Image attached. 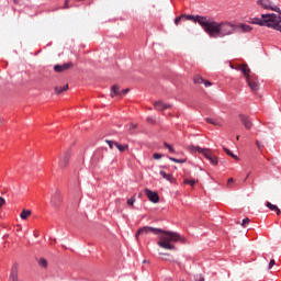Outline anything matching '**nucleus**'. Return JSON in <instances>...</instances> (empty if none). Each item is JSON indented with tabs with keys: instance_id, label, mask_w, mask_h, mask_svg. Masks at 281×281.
I'll use <instances>...</instances> for the list:
<instances>
[{
	"instance_id": "nucleus-19",
	"label": "nucleus",
	"mask_w": 281,
	"mask_h": 281,
	"mask_svg": "<svg viewBox=\"0 0 281 281\" xmlns=\"http://www.w3.org/2000/svg\"><path fill=\"white\" fill-rule=\"evenodd\" d=\"M114 146L115 148H117V150H120V153H124V150H128V145H122L116 142L114 143Z\"/></svg>"
},
{
	"instance_id": "nucleus-3",
	"label": "nucleus",
	"mask_w": 281,
	"mask_h": 281,
	"mask_svg": "<svg viewBox=\"0 0 281 281\" xmlns=\"http://www.w3.org/2000/svg\"><path fill=\"white\" fill-rule=\"evenodd\" d=\"M238 71H241L244 77L246 78V82L248 83V87L256 93L258 89H260V86L258 85V81L255 79L254 76H251V69H249V66L247 64L240 65L237 67Z\"/></svg>"
},
{
	"instance_id": "nucleus-21",
	"label": "nucleus",
	"mask_w": 281,
	"mask_h": 281,
	"mask_svg": "<svg viewBox=\"0 0 281 281\" xmlns=\"http://www.w3.org/2000/svg\"><path fill=\"white\" fill-rule=\"evenodd\" d=\"M160 176L166 179L167 181H170V183H172V181H175V178H172L171 175L166 173V171H160Z\"/></svg>"
},
{
	"instance_id": "nucleus-10",
	"label": "nucleus",
	"mask_w": 281,
	"mask_h": 281,
	"mask_svg": "<svg viewBox=\"0 0 281 281\" xmlns=\"http://www.w3.org/2000/svg\"><path fill=\"white\" fill-rule=\"evenodd\" d=\"M239 120L247 131L251 130V127L254 126V123H251L249 116L245 114H239Z\"/></svg>"
},
{
	"instance_id": "nucleus-9",
	"label": "nucleus",
	"mask_w": 281,
	"mask_h": 281,
	"mask_svg": "<svg viewBox=\"0 0 281 281\" xmlns=\"http://www.w3.org/2000/svg\"><path fill=\"white\" fill-rule=\"evenodd\" d=\"M145 194L151 203H159V194H157V192L145 189Z\"/></svg>"
},
{
	"instance_id": "nucleus-32",
	"label": "nucleus",
	"mask_w": 281,
	"mask_h": 281,
	"mask_svg": "<svg viewBox=\"0 0 281 281\" xmlns=\"http://www.w3.org/2000/svg\"><path fill=\"white\" fill-rule=\"evenodd\" d=\"M134 203H135V198H130V199L127 200V205L133 206Z\"/></svg>"
},
{
	"instance_id": "nucleus-24",
	"label": "nucleus",
	"mask_w": 281,
	"mask_h": 281,
	"mask_svg": "<svg viewBox=\"0 0 281 281\" xmlns=\"http://www.w3.org/2000/svg\"><path fill=\"white\" fill-rule=\"evenodd\" d=\"M37 262L40 267H42L43 269H47V259L41 258Z\"/></svg>"
},
{
	"instance_id": "nucleus-35",
	"label": "nucleus",
	"mask_w": 281,
	"mask_h": 281,
	"mask_svg": "<svg viewBox=\"0 0 281 281\" xmlns=\"http://www.w3.org/2000/svg\"><path fill=\"white\" fill-rule=\"evenodd\" d=\"M194 281H205V279H203V276L198 274L195 276Z\"/></svg>"
},
{
	"instance_id": "nucleus-36",
	"label": "nucleus",
	"mask_w": 281,
	"mask_h": 281,
	"mask_svg": "<svg viewBox=\"0 0 281 281\" xmlns=\"http://www.w3.org/2000/svg\"><path fill=\"white\" fill-rule=\"evenodd\" d=\"M212 125L213 126H223V123H221V121H218V122L212 121Z\"/></svg>"
},
{
	"instance_id": "nucleus-25",
	"label": "nucleus",
	"mask_w": 281,
	"mask_h": 281,
	"mask_svg": "<svg viewBox=\"0 0 281 281\" xmlns=\"http://www.w3.org/2000/svg\"><path fill=\"white\" fill-rule=\"evenodd\" d=\"M170 161H173L175 164H186V159H177L173 157H169Z\"/></svg>"
},
{
	"instance_id": "nucleus-33",
	"label": "nucleus",
	"mask_w": 281,
	"mask_h": 281,
	"mask_svg": "<svg viewBox=\"0 0 281 281\" xmlns=\"http://www.w3.org/2000/svg\"><path fill=\"white\" fill-rule=\"evenodd\" d=\"M212 165L217 166L218 165V158L217 157H212Z\"/></svg>"
},
{
	"instance_id": "nucleus-34",
	"label": "nucleus",
	"mask_w": 281,
	"mask_h": 281,
	"mask_svg": "<svg viewBox=\"0 0 281 281\" xmlns=\"http://www.w3.org/2000/svg\"><path fill=\"white\" fill-rule=\"evenodd\" d=\"M63 9L69 10V0H65Z\"/></svg>"
},
{
	"instance_id": "nucleus-27",
	"label": "nucleus",
	"mask_w": 281,
	"mask_h": 281,
	"mask_svg": "<svg viewBox=\"0 0 281 281\" xmlns=\"http://www.w3.org/2000/svg\"><path fill=\"white\" fill-rule=\"evenodd\" d=\"M135 128H137L136 124L131 123L130 125H127V131H135Z\"/></svg>"
},
{
	"instance_id": "nucleus-16",
	"label": "nucleus",
	"mask_w": 281,
	"mask_h": 281,
	"mask_svg": "<svg viewBox=\"0 0 281 281\" xmlns=\"http://www.w3.org/2000/svg\"><path fill=\"white\" fill-rule=\"evenodd\" d=\"M115 95H122V92L120 91V86L114 85L111 88V98H115Z\"/></svg>"
},
{
	"instance_id": "nucleus-44",
	"label": "nucleus",
	"mask_w": 281,
	"mask_h": 281,
	"mask_svg": "<svg viewBox=\"0 0 281 281\" xmlns=\"http://www.w3.org/2000/svg\"><path fill=\"white\" fill-rule=\"evenodd\" d=\"M276 12H278V14H280V16H281V10L279 9V11H276Z\"/></svg>"
},
{
	"instance_id": "nucleus-43",
	"label": "nucleus",
	"mask_w": 281,
	"mask_h": 281,
	"mask_svg": "<svg viewBox=\"0 0 281 281\" xmlns=\"http://www.w3.org/2000/svg\"><path fill=\"white\" fill-rule=\"evenodd\" d=\"M206 122H209V124H212V120L211 119H206Z\"/></svg>"
},
{
	"instance_id": "nucleus-46",
	"label": "nucleus",
	"mask_w": 281,
	"mask_h": 281,
	"mask_svg": "<svg viewBox=\"0 0 281 281\" xmlns=\"http://www.w3.org/2000/svg\"><path fill=\"white\" fill-rule=\"evenodd\" d=\"M14 3H19V0H14Z\"/></svg>"
},
{
	"instance_id": "nucleus-30",
	"label": "nucleus",
	"mask_w": 281,
	"mask_h": 281,
	"mask_svg": "<svg viewBox=\"0 0 281 281\" xmlns=\"http://www.w3.org/2000/svg\"><path fill=\"white\" fill-rule=\"evenodd\" d=\"M249 222H250L249 217L244 218L241 223V227H245V225H249Z\"/></svg>"
},
{
	"instance_id": "nucleus-45",
	"label": "nucleus",
	"mask_w": 281,
	"mask_h": 281,
	"mask_svg": "<svg viewBox=\"0 0 281 281\" xmlns=\"http://www.w3.org/2000/svg\"><path fill=\"white\" fill-rule=\"evenodd\" d=\"M249 175H251V173H248V175L246 176V179H249Z\"/></svg>"
},
{
	"instance_id": "nucleus-7",
	"label": "nucleus",
	"mask_w": 281,
	"mask_h": 281,
	"mask_svg": "<svg viewBox=\"0 0 281 281\" xmlns=\"http://www.w3.org/2000/svg\"><path fill=\"white\" fill-rule=\"evenodd\" d=\"M257 4L260 5V8H263V10H271L272 12L280 11V8L273 5L271 0H258Z\"/></svg>"
},
{
	"instance_id": "nucleus-18",
	"label": "nucleus",
	"mask_w": 281,
	"mask_h": 281,
	"mask_svg": "<svg viewBox=\"0 0 281 281\" xmlns=\"http://www.w3.org/2000/svg\"><path fill=\"white\" fill-rule=\"evenodd\" d=\"M29 216H32V211L30 210H23L20 214V217L22 218V221H27Z\"/></svg>"
},
{
	"instance_id": "nucleus-8",
	"label": "nucleus",
	"mask_w": 281,
	"mask_h": 281,
	"mask_svg": "<svg viewBox=\"0 0 281 281\" xmlns=\"http://www.w3.org/2000/svg\"><path fill=\"white\" fill-rule=\"evenodd\" d=\"M74 67V63L69 61L67 64H61V65H55L54 66V71L56 74H63L64 71H69Z\"/></svg>"
},
{
	"instance_id": "nucleus-14",
	"label": "nucleus",
	"mask_w": 281,
	"mask_h": 281,
	"mask_svg": "<svg viewBox=\"0 0 281 281\" xmlns=\"http://www.w3.org/2000/svg\"><path fill=\"white\" fill-rule=\"evenodd\" d=\"M9 281H19V269L12 268Z\"/></svg>"
},
{
	"instance_id": "nucleus-39",
	"label": "nucleus",
	"mask_w": 281,
	"mask_h": 281,
	"mask_svg": "<svg viewBox=\"0 0 281 281\" xmlns=\"http://www.w3.org/2000/svg\"><path fill=\"white\" fill-rule=\"evenodd\" d=\"M256 146L259 148V150H262V148H265V146H262V144H260V142H256Z\"/></svg>"
},
{
	"instance_id": "nucleus-37",
	"label": "nucleus",
	"mask_w": 281,
	"mask_h": 281,
	"mask_svg": "<svg viewBox=\"0 0 281 281\" xmlns=\"http://www.w3.org/2000/svg\"><path fill=\"white\" fill-rule=\"evenodd\" d=\"M147 122H149V124H155V119L153 116H148Z\"/></svg>"
},
{
	"instance_id": "nucleus-23",
	"label": "nucleus",
	"mask_w": 281,
	"mask_h": 281,
	"mask_svg": "<svg viewBox=\"0 0 281 281\" xmlns=\"http://www.w3.org/2000/svg\"><path fill=\"white\" fill-rule=\"evenodd\" d=\"M224 153H226V155H228V157H232L233 159H236V161H238V156L234 155V153L227 148H224Z\"/></svg>"
},
{
	"instance_id": "nucleus-1",
	"label": "nucleus",
	"mask_w": 281,
	"mask_h": 281,
	"mask_svg": "<svg viewBox=\"0 0 281 281\" xmlns=\"http://www.w3.org/2000/svg\"><path fill=\"white\" fill-rule=\"evenodd\" d=\"M148 234L159 236V240L157 241L158 247H161V249H167L168 251L175 250V243L183 241V237L179 235V233L164 231L161 228L150 226L139 228L136 233V238H139V236H146Z\"/></svg>"
},
{
	"instance_id": "nucleus-20",
	"label": "nucleus",
	"mask_w": 281,
	"mask_h": 281,
	"mask_svg": "<svg viewBox=\"0 0 281 281\" xmlns=\"http://www.w3.org/2000/svg\"><path fill=\"white\" fill-rule=\"evenodd\" d=\"M69 89V85H65L64 87H55V93L60 94L64 91H67Z\"/></svg>"
},
{
	"instance_id": "nucleus-29",
	"label": "nucleus",
	"mask_w": 281,
	"mask_h": 281,
	"mask_svg": "<svg viewBox=\"0 0 281 281\" xmlns=\"http://www.w3.org/2000/svg\"><path fill=\"white\" fill-rule=\"evenodd\" d=\"M164 146H165L166 148H168V150H169L170 153H175V148H172V146H170V144L165 143Z\"/></svg>"
},
{
	"instance_id": "nucleus-5",
	"label": "nucleus",
	"mask_w": 281,
	"mask_h": 281,
	"mask_svg": "<svg viewBox=\"0 0 281 281\" xmlns=\"http://www.w3.org/2000/svg\"><path fill=\"white\" fill-rule=\"evenodd\" d=\"M71 157V150H66L61 155H59V161H58V167L60 170H65L67 166H69V159Z\"/></svg>"
},
{
	"instance_id": "nucleus-31",
	"label": "nucleus",
	"mask_w": 281,
	"mask_h": 281,
	"mask_svg": "<svg viewBox=\"0 0 281 281\" xmlns=\"http://www.w3.org/2000/svg\"><path fill=\"white\" fill-rule=\"evenodd\" d=\"M274 265H276V259H271L268 265V269H273Z\"/></svg>"
},
{
	"instance_id": "nucleus-40",
	"label": "nucleus",
	"mask_w": 281,
	"mask_h": 281,
	"mask_svg": "<svg viewBox=\"0 0 281 281\" xmlns=\"http://www.w3.org/2000/svg\"><path fill=\"white\" fill-rule=\"evenodd\" d=\"M128 91H131L128 88L122 90L121 95H126V93H128Z\"/></svg>"
},
{
	"instance_id": "nucleus-41",
	"label": "nucleus",
	"mask_w": 281,
	"mask_h": 281,
	"mask_svg": "<svg viewBox=\"0 0 281 281\" xmlns=\"http://www.w3.org/2000/svg\"><path fill=\"white\" fill-rule=\"evenodd\" d=\"M164 157L161 154H154V159H161Z\"/></svg>"
},
{
	"instance_id": "nucleus-47",
	"label": "nucleus",
	"mask_w": 281,
	"mask_h": 281,
	"mask_svg": "<svg viewBox=\"0 0 281 281\" xmlns=\"http://www.w3.org/2000/svg\"><path fill=\"white\" fill-rule=\"evenodd\" d=\"M237 139H240V136H237Z\"/></svg>"
},
{
	"instance_id": "nucleus-2",
	"label": "nucleus",
	"mask_w": 281,
	"mask_h": 281,
	"mask_svg": "<svg viewBox=\"0 0 281 281\" xmlns=\"http://www.w3.org/2000/svg\"><path fill=\"white\" fill-rule=\"evenodd\" d=\"M236 32V26L229 22H212V38H223Z\"/></svg>"
},
{
	"instance_id": "nucleus-42",
	"label": "nucleus",
	"mask_w": 281,
	"mask_h": 281,
	"mask_svg": "<svg viewBox=\"0 0 281 281\" xmlns=\"http://www.w3.org/2000/svg\"><path fill=\"white\" fill-rule=\"evenodd\" d=\"M231 183H234V178L228 179L227 184L231 186Z\"/></svg>"
},
{
	"instance_id": "nucleus-11",
	"label": "nucleus",
	"mask_w": 281,
	"mask_h": 281,
	"mask_svg": "<svg viewBox=\"0 0 281 281\" xmlns=\"http://www.w3.org/2000/svg\"><path fill=\"white\" fill-rule=\"evenodd\" d=\"M154 108L156 111H166V109H172V104L164 103V101H156L154 102Z\"/></svg>"
},
{
	"instance_id": "nucleus-26",
	"label": "nucleus",
	"mask_w": 281,
	"mask_h": 281,
	"mask_svg": "<svg viewBox=\"0 0 281 281\" xmlns=\"http://www.w3.org/2000/svg\"><path fill=\"white\" fill-rule=\"evenodd\" d=\"M184 183L194 187V184L196 183V180H188V179H186Z\"/></svg>"
},
{
	"instance_id": "nucleus-12",
	"label": "nucleus",
	"mask_w": 281,
	"mask_h": 281,
	"mask_svg": "<svg viewBox=\"0 0 281 281\" xmlns=\"http://www.w3.org/2000/svg\"><path fill=\"white\" fill-rule=\"evenodd\" d=\"M193 150L203 155L206 159H209V161H212V150L201 147H193Z\"/></svg>"
},
{
	"instance_id": "nucleus-22",
	"label": "nucleus",
	"mask_w": 281,
	"mask_h": 281,
	"mask_svg": "<svg viewBox=\"0 0 281 281\" xmlns=\"http://www.w3.org/2000/svg\"><path fill=\"white\" fill-rule=\"evenodd\" d=\"M239 29L241 30V32H251L252 27L248 24H240Z\"/></svg>"
},
{
	"instance_id": "nucleus-15",
	"label": "nucleus",
	"mask_w": 281,
	"mask_h": 281,
	"mask_svg": "<svg viewBox=\"0 0 281 281\" xmlns=\"http://www.w3.org/2000/svg\"><path fill=\"white\" fill-rule=\"evenodd\" d=\"M266 206L269 207V209L271 210V212H276L277 215L280 216L281 211H280V209L278 207V205L272 204L271 202H267Z\"/></svg>"
},
{
	"instance_id": "nucleus-38",
	"label": "nucleus",
	"mask_w": 281,
	"mask_h": 281,
	"mask_svg": "<svg viewBox=\"0 0 281 281\" xmlns=\"http://www.w3.org/2000/svg\"><path fill=\"white\" fill-rule=\"evenodd\" d=\"M3 205H5V199L0 196V207H3Z\"/></svg>"
},
{
	"instance_id": "nucleus-4",
	"label": "nucleus",
	"mask_w": 281,
	"mask_h": 281,
	"mask_svg": "<svg viewBox=\"0 0 281 281\" xmlns=\"http://www.w3.org/2000/svg\"><path fill=\"white\" fill-rule=\"evenodd\" d=\"M188 21H193V23H199L200 26L212 36V19L203 15H189L187 16Z\"/></svg>"
},
{
	"instance_id": "nucleus-28",
	"label": "nucleus",
	"mask_w": 281,
	"mask_h": 281,
	"mask_svg": "<svg viewBox=\"0 0 281 281\" xmlns=\"http://www.w3.org/2000/svg\"><path fill=\"white\" fill-rule=\"evenodd\" d=\"M106 144L110 146L111 149L115 146L116 142L115 140H105Z\"/></svg>"
},
{
	"instance_id": "nucleus-17",
	"label": "nucleus",
	"mask_w": 281,
	"mask_h": 281,
	"mask_svg": "<svg viewBox=\"0 0 281 281\" xmlns=\"http://www.w3.org/2000/svg\"><path fill=\"white\" fill-rule=\"evenodd\" d=\"M188 16H192L191 14H181L178 18L175 19V25H179V23H182V21H188Z\"/></svg>"
},
{
	"instance_id": "nucleus-13",
	"label": "nucleus",
	"mask_w": 281,
	"mask_h": 281,
	"mask_svg": "<svg viewBox=\"0 0 281 281\" xmlns=\"http://www.w3.org/2000/svg\"><path fill=\"white\" fill-rule=\"evenodd\" d=\"M193 82L194 85H204V87H212V82L203 79V77H201L200 75H195L193 77Z\"/></svg>"
},
{
	"instance_id": "nucleus-6",
	"label": "nucleus",
	"mask_w": 281,
	"mask_h": 281,
	"mask_svg": "<svg viewBox=\"0 0 281 281\" xmlns=\"http://www.w3.org/2000/svg\"><path fill=\"white\" fill-rule=\"evenodd\" d=\"M60 203H63V193H60L59 190H55L50 196V205L55 210L60 206Z\"/></svg>"
}]
</instances>
